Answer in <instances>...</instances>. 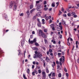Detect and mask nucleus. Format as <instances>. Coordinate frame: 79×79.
I'll return each mask as SVG.
<instances>
[{
	"mask_svg": "<svg viewBox=\"0 0 79 79\" xmlns=\"http://www.w3.org/2000/svg\"><path fill=\"white\" fill-rule=\"evenodd\" d=\"M35 53L37 54V58H41L42 57V54L38 52L37 51L35 52Z\"/></svg>",
	"mask_w": 79,
	"mask_h": 79,
	"instance_id": "obj_1",
	"label": "nucleus"
},
{
	"mask_svg": "<svg viewBox=\"0 0 79 79\" xmlns=\"http://www.w3.org/2000/svg\"><path fill=\"white\" fill-rule=\"evenodd\" d=\"M59 60L60 61L62 62V63H63V62L64 61V56H62V57Z\"/></svg>",
	"mask_w": 79,
	"mask_h": 79,
	"instance_id": "obj_2",
	"label": "nucleus"
},
{
	"mask_svg": "<svg viewBox=\"0 0 79 79\" xmlns=\"http://www.w3.org/2000/svg\"><path fill=\"white\" fill-rule=\"evenodd\" d=\"M36 6H37V9L38 11H39L41 8V6L40 4H36Z\"/></svg>",
	"mask_w": 79,
	"mask_h": 79,
	"instance_id": "obj_3",
	"label": "nucleus"
},
{
	"mask_svg": "<svg viewBox=\"0 0 79 79\" xmlns=\"http://www.w3.org/2000/svg\"><path fill=\"white\" fill-rule=\"evenodd\" d=\"M35 74H38V72H37V70H35L32 73V75H33V76H35Z\"/></svg>",
	"mask_w": 79,
	"mask_h": 79,
	"instance_id": "obj_4",
	"label": "nucleus"
},
{
	"mask_svg": "<svg viewBox=\"0 0 79 79\" xmlns=\"http://www.w3.org/2000/svg\"><path fill=\"white\" fill-rule=\"evenodd\" d=\"M41 36L43 37V38H44V39H46V38H47V35H46L44 33H43Z\"/></svg>",
	"mask_w": 79,
	"mask_h": 79,
	"instance_id": "obj_5",
	"label": "nucleus"
},
{
	"mask_svg": "<svg viewBox=\"0 0 79 79\" xmlns=\"http://www.w3.org/2000/svg\"><path fill=\"white\" fill-rule=\"evenodd\" d=\"M44 33L42 32V31L41 30L39 31V36H41V35L43 34Z\"/></svg>",
	"mask_w": 79,
	"mask_h": 79,
	"instance_id": "obj_6",
	"label": "nucleus"
},
{
	"mask_svg": "<svg viewBox=\"0 0 79 79\" xmlns=\"http://www.w3.org/2000/svg\"><path fill=\"white\" fill-rule=\"evenodd\" d=\"M28 42L29 44H32L34 43V41L33 40H31H31L30 38L29 39V40H28Z\"/></svg>",
	"mask_w": 79,
	"mask_h": 79,
	"instance_id": "obj_7",
	"label": "nucleus"
},
{
	"mask_svg": "<svg viewBox=\"0 0 79 79\" xmlns=\"http://www.w3.org/2000/svg\"><path fill=\"white\" fill-rule=\"evenodd\" d=\"M42 75H43V77H46V74H45V72H42Z\"/></svg>",
	"mask_w": 79,
	"mask_h": 79,
	"instance_id": "obj_8",
	"label": "nucleus"
},
{
	"mask_svg": "<svg viewBox=\"0 0 79 79\" xmlns=\"http://www.w3.org/2000/svg\"><path fill=\"white\" fill-rule=\"evenodd\" d=\"M61 23L60 22V23H59V27L60 28V30H62V26H61Z\"/></svg>",
	"mask_w": 79,
	"mask_h": 79,
	"instance_id": "obj_9",
	"label": "nucleus"
},
{
	"mask_svg": "<svg viewBox=\"0 0 79 79\" xmlns=\"http://www.w3.org/2000/svg\"><path fill=\"white\" fill-rule=\"evenodd\" d=\"M45 60L46 61H47V62H48V61H50V59H49V58H48V57L47 56Z\"/></svg>",
	"mask_w": 79,
	"mask_h": 79,
	"instance_id": "obj_10",
	"label": "nucleus"
},
{
	"mask_svg": "<svg viewBox=\"0 0 79 79\" xmlns=\"http://www.w3.org/2000/svg\"><path fill=\"white\" fill-rule=\"evenodd\" d=\"M3 17H4L5 18H6V19L7 17V15H6V14L4 13L3 15Z\"/></svg>",
	"mask_w": 79,
	"mask_h": 79,
	"instance_id": "obj_11",
	"label": "nucleus"
},
{
	"mask_svg": "<svg viewBox=\"0 0 79 79\" xmlns=\"http://www.w3.org/2000/svg\"><path fill=\"white\" fill-rule=\"evenodd\" d=\"M37 25L38 27H42V26L41 25V23H40V22H38L37 23Z\"/></svg>",
	"mask_w": 79,
	"mask_h": 79,
	"instance_id": "obj_12",
	"label": "nucleus"
},
{
	"mask_svg": "<svg viewBox=\"0 0 79 79\" xmlns=\"http://www.w3.org/2000/svg\"><path fill=\"white\" fill-rule=\"evenodd\" d=\"M17 7V6H16V5L15 4L14 5V10H15V11H16V8Z\"/></svg>",
	"mask_w": 79,
	"mask_h": 79,
	"instance_id": "obj_13",
	"label": "nucleus"
},
{
	"mask_svg": "<svg viewBox=\"0 0 79 79\" xmlns=\"http://www.w3.org/2000/svg\"><path fill=\"white\" fill-rule=\"evenodd\" d=\"M69 38H68L67 39V41H68V43H67V44L69 46H70V43L69 42Z\"/></svg>",
	"mask_w": 79,
	"mask_h": 79,
	"instance_id": "obj_14",
	"label": "nucleus"
},
{
	"mask_svg": "<svg viewBox=\"0 0 79 79\" xmlns=\"http://www.w3.org/2000/svg\"><path fill=\"white\" fill-rule=\"evenodd\" d=\"M32 49L34 50H36L37 51V50H38V48H36L35 47H34Z\"/></svg>",
	"mask_w": 79,
	"mask_h": 79,
	"instance_id": "obj_15",
	"label": "nucleus"
},
{
	"mask_svg": "<svg viewBox=\"0 0 79 79\" xmlns=\"http://www.w3.org/2000/svg\"><path fill=\"white\" fill-rule=\"evenodd\" d=\"M53 64H52V68H54V66H55V62H53Z\"/></svg>",
	"mask_w": 79,
	"mask_h": 79,
	"instance_id": "obj_16",
	"label": "nucleus"
},
{
	"mask_svg": "<svg viewBox=\"0 0 79 79\" xmlns=\"http://www.w3.org/2000/svg\"><path fill=\"white\" fill-rule=\"evenodd\" d=\"M13 3L12 2H11L10 3V8H12V7H13Z\"/></svg>",
	"mask_w": 79,
	"mask_h": 79,
	"instance_id": "obj_17",
	"label": "nucleus"
},
{
	"mask_svg": "<svg viewBox=\"0 0 79 79\" xmlns=\"http://www.w3.org/2000/svg\"><path fill=\"white\" fill-rule=\"evenodd\" d=\"M62 24H63L64 25L65 24V25H66V23L64 21V20H62Z\"/></svg>",
	"mask_w": 79,
	"mask_h": 79,
	"instance_id": "obj_18",
	"label": "nucleus"
},
{
	"mask_svg": "<svg viewBox=\"0 0 79 79\" xmlns=\"http://www.w3.org/2000/svg\"><path fill=\"white\" fill-rule=\"evenodd\" d=\"M36 16L39 17L40 16V14L39 13V12H38L36 14Z\"/></svg>",
	"mask_w": 79,
	"mask_h": 79,
	"instance_id": "obj_19",
	"label": "nucleus"
},
{
	"mask_svg": "<svg viewBox=\"0 0 79 79\" xmlns=\"http://www.w3.org/2000/svg\"><path fill=\"white\" fill-rule=\"evenodd\" d=\"M24 41H22L21 42V45L23 47V46L24 45Z\"/></svg>",
	"mask_w": 79,
	"mask_h": 79,
	"instance_id": "obj_20",
	"label": "nucleus"
},
{
	"mask_svg": "<svg viewBox=\"0 0 79 79\" xmlns=\"http://www.w3.org/2000/svg\"><path fill=\"white\" fill-rule=\"evenodd\" d=\"M48 10V7H45L44 9V11H47V10Z\"/></svg>",
	"mask_w": 79,
	"mask_h": 79,
	"instance_id": "obj_21",
	"label": "nucleus"
},
{
	"mask_svg": "<svg viewBox=\"0 0 79 79\" xmlns=\"http://www.w3.org/2000/svg\"><path fill=\"white\" fill-rule=\"evenodd\" d=\"M36 19V15L34 16L32 18V19L33 20H35Z\"/></svg>",
	"mask_w": 79,
	"mask_h": 79,
	"instance_id": "obj_22",
	"label": "nucleus"
},
{
	"mask_svg": "<svg viewBox=\"0 0 79 79\" xmlns=\"http://www.w3.org/2000/svg\"><path fill=\"white\" fill-rule=\"evenodd\" d=\"M35 45L36 46H38V47L40 46V45L37 43H35Z\"/></svg>",
	"mask_w": 79,
	"mask_h": 79,
	"instance_id": "obj_23",
	"label": "nucleus"
},
{
	"mask_svg": "<svg viewBox=\"0 0 79 79\" xmlns=\"http://www.w3.org/2000/svg\"><path fill=\"white\" fill-rule=\"evenodd\" d=\"M27 72L28 74H29V72H30V70L29 69H27Z\"/></svg>",
	"mask_w": 79,
	"mask_h": 79,
	"instance_id": "obj_24",
	"label": "nucleus"
},
{
	"mask_svg": "<svg viewBox=\"0 0 79 79\" xmlns=\"http://www.w3.org/2000/svg\"><path fill=\"white\" fill-rule=\"evenodd\" d=\"M44 40L45 41V43L46 44H47L48 43V42L47 41V40H46V39H44Z\"/></svg>",
	"mask_w": 79,
	"mask_h": 79,
	"instance_id": "obj_25",
	"label": "nucleus"
},
{
	"mask_svg": "<svg viewBox=\"0 0 79 79\" xmlns=\"http://www.w3.org/2000/svg\"><path fill=\"white\" fill-rule=\"evenodd\" d=\"M52 7H55V3H52Z\"/></svg>",
	"mask_w": 79,
	"mask_h": 79,
	"instance_id": "obj_26",
	"label": "nucleus"
},
{
	"mask_svg": "<svg viewBox=\"0 0 79 79\" xmlns=\"http://www.w3.org/2000/svg\"><path fill=\"white\" fill-rule=\"evenodd\" d=\"M30 9H32V8H33V5H31L30 6Z\"/></svg>",
	"mask_w": 79,
	"mask_h": 79,
	"instance_id": "obj_27",
	"label": "nucleus"
},
{
	"mask_svg": "<svg viewBox=\"0 0 79 79\" xmlns=\"http://www.w3.org/2000/svg\"><path fill=\"white\" fill-rule=\"evenodd\" d=\"M59 13H58V15H61V14H62V12L60 10H59Z\"/></svg>",
	"mask_w": 79,
	"mask_h": 79,
	"instance_id": "obj_28",
	"label": "nucleus"
},
{
	"mask_svg": "<svg viewBox=\"0 0 79 79\" xmlns=\"http://www.w3.org/2000/svg\"><path fill=\"white\" fill-rule=\"evenodd\" d=\"M33 41V42L34 43H35V42H36V41H37V40H36V38H35Z\"/></svg>",
	"mask_w": 79,
	"mask_h": 79,
	"instance_id": "obj_29",
	"label": "nucleus"
},
{
	"mask_svg": "<svg viewBox=\"0 0 79 79\" xmlns=\"http://www.w3.org/2000/svg\"><path fill=\"white\" fill-rule=\"evenodd\" d=\"M49 52L50 53H52L53 52V51L52 50V49H49Z\"/></svg>",
	"mask_w": 79,
	"mask_h": 79,
	"instance_id": "obj_30",
	"label": "nucleus"
},
{
	"mask_svg": "<svg viewBox=\"0 0 79 79\" xmlns=\"http://www.w3.org/2000/svg\"><path fill=\"white\" fill-rule=\"evenodd\" d=\"M45 18L46 19V20L48 21V19H49V17H48V16H47Z\"/></svg>",
	"mask_w": 79,
	"mask_h": 79,
	"instance_id": "obj_31",
	"label": "nucleus"
},
{
	"mask_svg": "<svg viewBox=\"0 0 79 79\" xmlns=\"http://www.w3.org/2000/svg\"><path fill=\"white\" fill-rule=\"evenodd\" d=\"M23 77L24 79H27V78L24 74H23Z\"/></svg>",
	"mask_w": 79,
	"mask_h": 79,
	"instance_id": "obj_32",
	"label": "nucleus"
},
{
	"mask_svg": "<svg viewBox=\"0 0 79 79\" xmlns=\"http://www.w3.org/2000/svg\"><path fill=\"white\" fill-rule=\"evenodd\" d=\"M41 73H42V70L40 69L38 70V73H39V74H40Z\"/></svg>",
	"mask_w": 79,
	"mask_h": 79,
	"instance_id": "obj_33",
	"label": "nucleus"
},
{
	"mask_svg": "<svg viewBox=\"0 0 79 79\" xmlns=\"http://www.w3.org/2000/svg\"><path fill=\"white\" fill-rule=\"evenodd\" d=\"M57 29H58V30H57V31H60V30H61L60 27V28L59 27H57Z\"/></svg>",
	"mask_w": 79,
	"mask_h": 79,
	"instance_id": "obj_34",
	"label": "nucleus"
},
{
	"mask_svg": "<svg viewBox=\"0 0 79 79\" xmlns=\"http://www.w3.org/2000/svg\"><path fill=\"white\" fill-rule=\"evenodd\" d=\"M75 13L74 12H73L72 13H71L70 15L71 16H73V15H74Z\"/></svg>",
	"mask_w": 79,
	"mask_h": 79,
	"instance_id": "obj_35",
	"label": "nucleus"
},
{
	"mask_svg": "<svg viewBox=\"0 0 79 79\" xmlns=\"http://www.w3.org/2000/svg\"><path fill=\"white\" fill-rule=\"evenodd\" d=\"M52 77L55 76V73H53L52 74Z\"/></svg>",
	"mask_w": 79,
	"mask_h": 79,
	"instance_id": "obj_36",
	"label": "nucleus"
},
{
	"mask_svg": "<svg viewBox=\"0 0 79 79\" xmlns=\"http://www.w3.org/2000/svg\"><path fill=\"white\" fill-rule=\"evenodd\" d=\"M53 26H54V24H52L50 25L51 27H53Z\"/></svg>",
	"mask_w": 79,
	"mask_h": 79,
	"instance_id": "obj_37",
	"label": "nucleus"
},
{
	"mask_svg": "<svg viewBox=\"0 0 79 79\" xmlns=\"http://www.w3.org/2000/svg\"><path fill=\"white\" fill-rule=\"evenodd\" d=\"M64 69L65 72H67L68 71L67 70V69H66V68H64Z\"/></svg>",
	"mask_w": 79,
	"mask_h": 79,
	"instance_id": "obj_38",
	"label": "nucleus"
},
{
	"mask_svg": "<svg viewBox=\"0 0 79 79\" xmlns=\"http://www.w3.org/2000/svg\"><path fill=\"white\" fill-rule=\"evenodd\" d=\"M58 76L59 77H61V73L59 74Z\"/></svg>",
	"mask_w": 79,
	"mask_h": 79,
	"instance_id": "obj_39",
	"label": "nucleus"
},
{
	"mask_svg": "<svg viewBox=\"0 0 79 79\" xmlns=\"http://www.w3.org/2000/svg\"><path fill=\"white\" fill-rule=\"evenodd\" d=\"M59 37L60 39H62V35H60Z\"/></svg>",
	"mask_w": 79,
	"mask_h": 79,
	"instance_id": "obj_40",
	"label": "nucleus"
},
{
	"mask_svg": "<svg viewBox=\"0 0 79 79\" xmlns=\"http://www.w3.org/2000/svg\"><path fill=\"white\" fill-rule=\"evenodd\" d=\"M42 48H43V50H46L45 48L44 47H42Z\"/></svg>",
	"mask_w": 79,
	"mask_h": 79,
	"instance_id": "obj_41",
	"label": "nucleus"
},
{
	"mask_svg": "<svg viewBox=\"0 0 79 79\" xmlns=\"http://www.w3.org/2000/svg\"><path fill=\"white\" fill-rule=\"evenodd\" d=\"M44 32H47V30L45 29L44 30Z\"/></svg>",
	"mask_w": 79,
	"mask_h": 79,
	"instance_id": "obj_42",
	"label": "nucleus"
},
{
	"mask_svg": "<svg viewBox=\"0 0 79 79\" xmlns=\"http://www.w3.org/2000/svg\"><path fill=\"white\" fill-rule=\"evenodd\" d=\"M59 64H60V66H62V63H61V61H60L59 62Z\"/></svg>",
	"mask_w": 79,
	"mask_h": 79,
	"instance_id": "obj_43",
	"label": "nucleus"
},
{
	"mask_svg": "<svg viewBox=\"0 0 79 79\" xmlns=\"http://www.w3.org/2000/svg\"><path fill=\"white\" fill-rule=\"evenodd\" d=\"M46 72H47V73H48L49 72V71L48 70V69H47L46 70Z\"/></svg>",
	"mask_w": 79,
	"mask_h": 79,
	"instance_id": "obj_44",
	"label": "nucleus"
},
{
	"mask_svg": "<svg viewBox=\"0 0 79 79\" xmlns=\"http://www.w3.org/2000/svg\"><path fill=\"white\" fill-rule=\"evenodd\" d=\"M23 15H24L23 14V13H22L21 14H20V16H23Z\"/></svg>",
	"mask_w": 79,
	"mask_h": 79,
	"instance_id": "obj_45",
	"label": "nucleus"
},
{
	"mask_svg": "<svg viewBox=\"0 0 79 79\" xmlns=\"http://www.w3.org/2000/svg\"><path fill=\"white\" fill-rule=\"evenodd\" d=\"M49 52L48 51L47 52V55H49Z\"/></svg>",
	"mask_w": 79,
	"mask_h": 79,
	"instance_id": "obj_46",
	"label": "nucleus"
},
{
	"mask_svg": "<svg viewBox=\"0 0 79 79\" xmlns=\"http://www.w3.org/2000/svg\"><path fill=\"white\" fill-rule=\"evenodd\" d=\"M66 76H67V77H68L69 76V75L68 74V73H66Z\"/></svg>",
	"mask_w": 79,
	"mask_h": 79,
	"instance_id": "obj_47",
	"label": "nucleus"
},
{
	"mask_svg": "<svg viewBox=\"0 0 79 79\" xmlns=\"http://www.w3.org/2000/svg\"><path fill=\"white\" fill-rule=\"evenodd\" d=\"M64 10V8H63V7H62L61 8V11H63Z\"/></svg>",
	"mask_w": 79,
	"mask_h": 79,
	"instance_id": "obj_48",
	"label": "nucleus"
},
{
	"mask_svg": "<svg viewBox=\"0 0 79 79\" xmlns=\"http://www.w3.org/2000/svg\"><path fill=\"white\" fill-rule=\"evenodd\" d=\"M52 29L53 31H55V28L54 27H52Z\"/></svg>",
	"mask_w": 79,
	"mask_h": 79,
	"instance_id": "obj_49",
	"label": "nucleus"
},
{
	"mask_svg": "<svg viewBox=\"0 0 79 79\" xmlns=\"http://www.w3.org/2000/svg\"><path fill=\"white\" fill-rule=\"evenodd\" d=\"M69 39H70V41H73V39H72V38L71 37H69Z\"/></svg>",
	"mask_w": 79,
	"mask_h": 79,
	"instance_id": "obj_50",
	"label": "nucleus"
},
{
	"mask_svg": "<svg viewBox=\"0 0 79 79\" xmlns=\"http://www.w3.org/2000/svg\"><path fill=\"white\" fill-rule=\"evenodd\" d=\"M60 65H57V69H60Z\"/></svg>",
	"mask_w": 79,
	"mask_h": 79,
	"instance_id": "obj_51",
	"label": "nucleus"
},
{
	"mask_svg": "<svg viewBox=\"0 0 79 79\" xmlns=\"http://www.w3.org/2000/svg\"><path fill=\"white\" fill-rule=\"evenodd\" d=\"M46 3H47V2L46 1H45L44 3V5H46Z\"/></svg>",
	"mask_w": 79,
	"mask_h": 79,
	"instance_id": "obj_52",
	"label": "nucleus"
},
{
	"mask_svg": "<svg viewBox=\"0 0 79 79\" xmlns=\"http://www.w3.org/2000/svg\"><path fill=\"white\" fill-rule=\"evenodd\" d=\"M40 3V1H38L36 2V3Z\"/></svg>",
	"mask_w": 79,
	"mask_h": 79,
	"instance_id": "obj_53",
	"label": "nucleus"
},
{
	"mask_svg": "<svg viewBox=\"0 0 79 79\" xmlns=\"http://www.w3.org/2000/svg\"><path fill=\"white\" fill-rule=\"evenodd\" d=\"M49 23H52V19H50V20Z\"/></svg>",
	"mask_w": 79,
	"mask_h": 79,
	"instance_id": "obj_54",
	"label": "nucleus"
},
{
	"mask_svg": "<svg viewBox=\"0 0 79 79\" xmlns=\"http://www.w3.org/2000/svg\"><path fill=\"white\" fill-rule=\"evenodd\" d=\"M74 18H76L77 17V15H73Z\"/></svg>",
	"mask_w": 79,
	"mask_h": 79,
	"instance_id": "obj_55",
	"label": "nucleus"
},
{
	"mask_svg": "<svg viewBox=\"0 0 79 79\" xmlns=\"http://www.w3.org/2000/svg\"><path fill=\"white\" fill-rule=\"evenodd\" d=\"M32 34H35V31H32Z\"/></svg>",
	"mask_w": 79,
	"mask_h": 79,
	"instance_id": "obj_56",
	"label": "nucleus"
},
{
	"mask_svg": "<svg viewBox=\"0 0 79 79\" xmlns=\"http://www.w3.org/2000/svg\"><path fill=\"white\" fill-rule=\"evenodd\" d=\"M27 14L28 15H29V12L28 11H27Z\"/></svg>",
	"mask_w": 79,
	"mask_h": 79,
	"instance_id": "obj_57",
	"label": "nucleus"
},
{
	"mask_svg": "<svg viewBox=\"0 0 79 79\" xmlns=\"http://www.w3.org/2000/svg\"><path fill=\"white\" fill-rule=\"evenodd\" d=\"M31 10H32L33 11H35V8Z\"/></svg>",
	"mask_w": 79,
	"mask_h": 79,
	"instance_id": "obj_58",
	"label": "nucleus"
},
{
	"mask_svg": "<svg viewBox=\"0 0 79 79\" xmlns=\"http://www.w3.org/2000/svg\"><path fill=\"white\" fill-rule=\"evenodd\" d=\"M56 63L57 64H59V62L58 61H56Z\"/></svg>",
	"mask_w": 79,
	"mask_h": 79,
	"instance_id": "obj_59",
	"label": "nucleus"
},
{
	"mask_svg": "<svg viewBox=\"0 0 79 79\" xmlns=\"http://www.w3.org/2000/svg\"><path fill=\"white\" fill-rule=\"evenodd\" d=\"M61 53H58L57 55H58V56H60V55H61Z\"/></svg>",
	"mask_w": 79,
	"mask_h": 79,
	"instance_id": "obj_60",
	"label": "nucleus"
},
{
	"mask_svg": "<svg viewBox=\"0 0 79 79\" xmlns=\"http://www.w3.org/2000/svg\"><path fill=\"white\" fill-rule=\"evenodd\" d=\"M36 67L38 68V69H40V66L38 67V66H36Z\"/></svg>",
	"mask_w": 79,
	"mask_h": 79,
	"instance_id": "obj_61",
	"label": "nucleus"
},
{
	"mask_svg": "<svg viewBox=\"0 0 79 79\" xmlns=\"http://www.w3.org/2000/svg\"><path fill=\"white\" fill-rule=\"evenodd\" d=\"M32 69H34V65H32Z\"/></svg>",
	"mask_w": 79,
	"mask_h": 79,
	"instance_id": "obj_62",
	"label": "nucleus"
},
{
	"mask_svg": "<svg viewBox=\"0 0 79 79\" xmlns=\"http://www.w3.org/2000/svg\"><path fill=\"white\" fill-rule=\"evenodd\" d=\"M68 16H71V14H70V13H68Z\"/></svg>",
	"mask_w": 79,
	"mask_h": 79,
	"instance_id": "obj_63",
	"label": "nucleus"
},
{
	"mask_svg": "<svg viewBox=\"0 0 79 79\" xmlns=\"http://www.w3.org/2000/svg\"><path fill=\"white\" fill-rule=\"evenodd\" d=\"M77 61L78 63H79V59H77Z\"/></svg>",
	"mask_w": 79,
	"mask_h": 79,
	"instance_id": "obj_64",
	"label": "nucleus"
}]
</instances>
